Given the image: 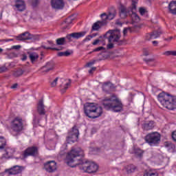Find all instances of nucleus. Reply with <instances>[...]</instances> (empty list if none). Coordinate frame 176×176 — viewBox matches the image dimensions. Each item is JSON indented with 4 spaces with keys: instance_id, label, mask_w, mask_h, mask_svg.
Masks as SVG:
<instances>
[{
    "instance_id": "nucleus-34",
    "label": "nucleus",
    "mask_w": 176,
    "mask_h": 176,
    "mask_svg": "<svg viewBox=\"0 0 176 176\" xmlns=\"http://www.w3.org/2000/svg\"><path fill=\"white\" fill-rule=\"evenodd\" d=\"M56 45L58 46H61L65 45V37H62L56 39Z\"/></svg>"
},
{
    "instance_id": "nucleus-13",
    "label": "nucleus",
    "mask_w": 176,
    "mask_h": 176,
    "mask_svg": "<svg viewBox=\"0 0 176 176\" xmlns=\"http://www.w3.org/2000/svg\"><path fill=\"white\" fill-rule=\"evenodd\" d=\"M44 168L47 173H54L57 170V163L54 161H48L44 164Z\"/></svg>"
},
{
    "instance_id": "nucleus-63",
    "label": "nucleus",
    "mask_w": 176,
    "mask_h": 176,
    "mask_svg": "<svg viewBox=\"0 0 176 176\" xmlns=\"http://www.w3.org/2000/svg\"><path fill=\"white\" fill-rule=\"evenodd\" d=\"M92 36V38H94V36H97V34H93L92 35H91Z\"/></svg>"
},
{
    "instance_id": "nucleus-33",
    "label": "nucleus",
    "mask_w": 176,
    "mask_h": 176,
    "mask_svg": "<svg viewBox=\"0 0 176 176\" xmlns=\"http://www.w3.org/2000/svg\"><path fill=\"white\" fill-rule=\"evenodd\" d=\"M100 17L102 19V21H99L100 23H105V25H107V24H108V14H107V13H103L102 14H100Z\"/></svg>"
},
{
    "instance_id": "nucleus-39",
    "label": "nucleus",
    "mask_w": 176,
    "mask_h": 176,
    "mask_svg": "<svg viewBox=\"0 0 176 176\" xmlns=\"http://www.w3.org/2000/svg\"><path fill=\"white\" fill-rule=\"evenodd\" d=\"M67 151V144H63L60 150V155H64V153H65V151Z\"/></svg>"
},
{
    "instance_id": "nucleus-48",
    "label": "nucleus",
    "mask_w": 176,
    "mask_h": 176,
    "mask_svg": "<svg viewBox=\"0 0 176 176\" xmlns=\"http://www.w3.org/2000/svg\"><path fill=\"white\" fill-rule=\"evenodd\" d=\"M107 49H109V50L113 49V47H114L113 42H111V43H109V44H107Z\"/></svg>"
},
{
    "instance_id": "nucleus-5",
    "label": "nucleus",
    "mask_w": 176,
    "mask_h": 176,
    "mask_svg": "<svg viewBox=\"0 0 176 176\" xmlns=\"http://www.w3.org/2000/svg\"><path fill=\"white\" fill-rule=\"evenodd\" d=\"M104 38H106V39L108 40V42H113V43H116L118 46L124 45V40H120V38H122V34L119 29L108 30L104 35Z\"/></svg>"
},
{
    "instance_id": "nucleus-53",
    "label": "nucleus",
    "mask_w": 176,
    "mask_h": 176,
    "mask_svg": "<svg viewBox=\"0 0 176 176\" xmlns=\"http://www.w3.org/2000/svg\"><path fill=\"white\" fill-rule=\"evenodd\" d=\"M97 67H91V69L89 70V74H93L94 71H96Z\"/></svg>"
},
{
    "instance_id": "nucleus-10",
    "label": "nucleus",
    "mask_w": 176,
    "mask_h": 176,
    "mask_svg": "<svg viewBox=\"0 0 176 176\" xmlns=\"http://www.w3.org/2000/svg\"><path fill=\"white\" fill-rule=\"evenodd\" d=\"M11 129L15 133H21L24 130V124H23V119L19 117L15 118L11 121Z\"/></svg>"
},
{
    "instance_id": "nucleus-22",
    "label": "nucleus",
    "mask_w": 176,
    "mask_h": 176,
    "mask_svg": "<svg viewBox=\"0 0 176 176\" xmlns=\"http://www.w3.org/2000/svg\"><path fill=\"white\" fill-rule=\"evenodd\" d=\"M169 13L176 16V1H171L168 6Z\"/></svg>"
},
{
    "instance_id": "nucleus-29",
    "label": "nucleus",
    "mask_w": 176,
    "mask_h": 176,
    "mask_svg": "<svg viewBox=\"0 0 176 176\" xmlns=\"http://www.w3.org/2000/svg\"><path fill=\"white\" fill-rule=\"evenodd\" d=\"M136 169H137V167L133 164H129L125 166V170L127 174H131V173H134V171H135Z\"/></svg>"
},
{
    "instance_id": "nucleus-54",
    "label": "nucleus",
    "mask_w": 176,
    "mask_h": 176,
    "mask_svg": "<svg viewBox=\"0 0 176 176\" xmlns=\"http://www.w3.org/2000/svg\"><path fill=\"white\" fill-rule=\"evenodd\" d=\"M129 29H127V28H124L123 30V35L124 36H126V35L127 34V31Z\"/></svg>"
},
{
    "instance_id": "nucleus-14",
    "label": "nucleus",
    "mask_w": 176,
    "mask_h": 176,
    "mask_svg": "<svg viewBox=\"0 0 176 176\" xmlns=\"http://www.w3.org/2000/svg\"><path fill=\"white\" fill-rule=\"evenodd\" d=\"M86 31H82L80 32H73L69 34H67L65 37V39H68L69 42H72V38L74 39H79L80 38H83L86 35Z\"/></svg>"
},
{
    "instance_id": "nucleus-20",
    "label": "nucleus",
    "mask_w": 176,
    "mask_h": 176,
    "mask_svg": "<svg viewBox=\"0 0 176 176\" xmlns=\"http://www.w3.org/2000/svg\"><path fill=\"white\" fill-rule=\"evenodd\" d=\"M31 34L28 32H25L21 34H19L15 37L16 41H30Z\"/></svg>"
},
{
    "instance_id": "nucleus-64",
    "label": "nucleus",
    "mask_w": 176,
    "mask_h": 176,
    "mask_svg": "<svg viewBox=\"0 0 176 176\" xmlns=\"http://www.w3.org/2000/svg\"><path fill=\"white\" fill-rule=\"evenodd\" d=\"M2 52H3V49L0 48V54L2 53Z\"/></svg>"
},
{
    "instance_id": "nucleus-62",
    "label": "nucleus",
    "mask_w": 176,
    "mask_h": 176,
    "mask_svg": "<svg viewBox=\"0 0 176 176\" xmlns=\"http://www.w3.org/2000/svg\"><path fill=\"white\" fill-rule=\"evenodd\" d=\"M144 56H149V53H148V52H145L144 53Z\"/></svg>"
},
{
    "instance_id": "nucleus-46",
    "label": "nucleus",
    "mask_w": 176,
    "mask_h": 176,
    "mask_svg": "<svg viewBox=\"0 0 176 176\" xmlns=\"http://www.w3.org/2000/svg\"><path fill=\"white\" fill-rule=\"evenodd\" d=\"M139 12H140L141 16H144V14H145V12H146V10H145V8H140L139 9Z\"/></svg>"
},
{
    "instance_id": "nucleus-15",
    "label": "nucleus",
    "mask_w": 176,
    "mask_h": 176,
    "mask_svg": "<svg viewBox=\"0 0 176 176\" xmlns=\"http://www.w3.org/2000/svg\"><path fill=\"white\" fill-rule=\"evenodd\" d=\"M156 127V122L154 120L146 121L142 124L143 131H151Z\"/></svg>"
},
{
    "instance_id": "nucleus-17",
    "label": "nucleus",
    "mask_w": 176,
    "mask_h": 176,
    "mask_svg": "<svg viewBox=\"0 0 176 176\" xmlns=\"http://www.w3.org/2000/svg\"><path fill=\"white\" fill-rule=\"evenodd\" d=\"M14 8H16L18 12H24L25 9V1L24 0H15Z\"/></svg>"
},
{
    "instance_id": "nucleus-1",
    "label": "nucleus",
    "mask_w": 176,
    "mask_h": 176,
    "mask_svg": "<svg viewBox=\"0 0 176 176\" xmlns=\"http://www.w3.org/2000/svg\"><path fill=\"white\" fill-rule=\"evenodd\" d=\"M83 156H85V155L81 148H72L66 157L67 164L72 168L78 166L80 170H82L84 173H87L88 174L97 173L98 165L94 162L83 161Z\"/></svg>"
},
{
    "instance_id": "nucleus-42",
    "label": "nucleus",
    "mask_w": 176,
    "mask_h": 176,
    "mask_svg": "<svg viewBox=\"0 0 176 176\" xmlns=\"http://www.w3.org/2000/svg\"><path fill=\"white\" fill-rule=\"evenodd\" d=\"M6 156H8V157H10V156H12V155H13V153H12V149L8 148L6 151Z\"/></svg>"
},
{
    "instance_id": "nucleus-49",
    "label": "nucleus",
    "mask_w": 176,
    "mask_h": 176,
    "mask_svg": "<svg viewBox=\"0 0 176 176\" xmlns=\"http://www.w3.org/2000/svg\"><path fill=\"white\" fill-rule=\"evenodd\" d=\"M94 64H96V60L87 63L86 67H91V65H94Z\"/></svg>"
},
{
    "instance_id": "nucleus-45",
    "label": "nucleus",
    "mask_w": 176,
    "mask_h": 176,
    "mask_svg": "<svg viewBox=\"0 0 176 176\" xmlns=\"http://www.w3.org/2000/svg\"><path fill=\"white\" fill-rule=\"evenodd\" d=\"M39 1L38 0H32V5L34 8H36L38 6Z\"/></svg>"
},
{
    "instance_id": "nucleus-7",
    "label": "nucleus",
    "mask_w": 176,
    "mask_h": 176,
    "mask_svg": "<svg viewBox=\"0 0 176 176\" xmlns=\"http://www.w3.org/2000/svg\"><path fill=\"white\" fill-rule=\"evenodd\" d=\"M137 2L135 1L132 0V5L131 7L127 8L126 6L121 5L120 8V16L122 19H126L127 16L129 14H133L135 16V19L138 20L140 19V16L135 14V10H137Z\"/></svg>"
},
{
    "instance_id": "nucleus-58",
    "label": "nucleus",
    "mask_w": 176,
    "mask_h": 176,
    "mask_svg": "<svg viewBox=\"0 0 176 176\" xmlns=\"http://www.w3.org/2000/svg\"><path fill=\"white\" fill-rule=\"evenodd\" d=\"M18 86L19 85L17 83H15L11 87V89H17Z\"/></svg>"
},
{
    "instance_id": "nucleus-27",
    "label": "nucleus",
    "mask_w": 176,
    "mask_h": 176,
    "mask_svg": "<svg viewBox=\"0 0 176 176\" xmlns=\"http://www.w3.org/2000/svg\"><path fill=\"white\" fill-rule=\"evenodd\" d=\"M162 34L161 31H153L150 33V34L148 35L150 38L152 39H157V38H160V35Z\"/></svg>"
},
{
    "instance_id": "nucleus-23",
    "label": "nucleus",
    "mask_w": 176,
    "mask_h": 176,
    "mask_svg": "<svg viewBox=\"0 0 176 176\" xmlns=\"http://www.w3.org/2000/svg\"><path fill=\"white\" fill-rule=\"evenodd\" d=\"M72 21H74V19H72V16L67 17L63 23V30H69L71 28L69 25L72 24Z\"/></svg>"
},
{
    "instance_id": "nucleus-40",
    "label": "nucleus",
    "mask_w": 176,
    "mask_h": 176,
    "mask_svg": "<svg viewBox=\"0 0 176 176\" xmlns=\"http://www.w3.org/2000/svg\"><path fill=\"white\" fill-rule=\"evenodd\" d=\"M70 85H71V82L66 83L64 88L61 89L62 93H65V91L68 89V87Z\"/></svg>"
},
{
    "instance_id": "nucleus-36",
    "label": "nucleus",
    "mask_w": 176,
    "mask_h": 176,
    "mask_svg": "<svg viewBox=\"0 0 176 176\" xmlns=\"http://www.w3.org/2000/svg\"><path fill=\"white\" fill-rule=\"evenodd\" d=\"M41 47L43 49H45L46 50H56L58 52V50H60V49L58 48H56V47H46L45 45H41Z\"/></svg>"
},
{
    "instance_id": "nucleus-32",
    "label": "nucleus",
    "mask_w": 176,
    "mask_h": 176,
    "mask_svg": "<svg viewBox=\"0 0 176 176\" xmlns=\"http://www.w3.org/2000/svg\"><path fill=\"white\" fill-rule=\"evenodd\" d=\"M72 53V52L67 50L66 52H58L57 56H58V57H68V56H71Z\"/></svg>"
},
{
    "instance_id": "nucleus-43",
    "label": "nucleus",
    "mask_w": 176,
    "mask_h": 176,
    "mask_svg": "<svg viewBox=\"0 0 176 176\" xmlns=\"http://www.w3.org/2000/svg\"><path fill=\"white\" fill-rule=\"evenodd\" d=\"M101 50H105V47H98L97 48H95L93 52H101Z\"/></svg>"
},
{
    "instance_id": "nucleus-9",
    "label": "nucleus",
    "mask_w": 176,
    "mask_h": 176,
    "mask_svg": "<svg viewBox=\"0 0 176 176\" xmlns=\"http://www.w3.org/2000/svg\"><path fill=\"white\" fill-rule=\"evenodd\" d=\"M32 156V157H38L39 156V148L36 146H32L28 147L22 153V157L27 159V157Z\"/></svg>"
},
{
    "instance_id": "nucleus-4",
    "label": "nucleus",
    "mask_w": 176,
    "mask_h": 176,
    "mask_svg": "<svg viewBox=\"0 0 176 176\" xmlns=\"http://www.w3.org/2000/svg\"><path fill=\"white\" fill-rule=\"evenodd\" d=\"M84 113L90 119H97L102 115V107H98L94 103H87L84 105Z\"/></svg>"
},
{
    "instance_id": "nucleus-47",
    "label": "nucleus",
    "mask_w": 176,
    "mask_h": 176,
    "mask_svg": "<svg viewBox=\"0 0 176 176\" xmlns=\"http://www.w3.org/2000/svg\"><path fill=\"white\" fill-rule=\"evenodd\" d=\"M91 38H93L91 35H88L85 37V38L82 41V42H89V41L91 40Z\"/></svg>"
},
{
    "instance_id": "nucleus-30",
    "label": "nucleus",
    "mask_w": 176,
    "mask_h": 176,
    "mask_svg": "<svg viewBox=\"0 0 176 176\" xmlns=\"http://www.w3.org/2000/svg\"><path fill=\"white\" fill-rule=\"evenodd\" d=\"M29 58L31 61V63H32V64H34V63L38 60V58H39V55H38L36 53H30L29 55Z\"/></svg>"
},
{
    "instance_id": "nucleus-55",
    "label": "nucleus",
    "mask_w": 176,
    "mask_h": 176,
    "mask_svg": "<svg viewBox=\"0 0 176 176\" xmlns=\"http://www.w3.org/2000/svg\"><path fill=\"white\" fill-rule=\"evenodd\" d=\"M148 35H151V33H148L146 35V41H151V39H153V38H151Z\"/></svg>"
},
{
    "instance_id": "nucleus-52",
    "label": "nucleus",
    "mask_w": 176,
    "mask_h": 176,
    "mask_svg": "<svg viewBox=\"0 0 176 176\" xmlns=\"http://www.w3.org/2000/svg\"><path fill=\"white\" fill-rule=\"evenodd\" d=\"M12 49H14L15 50H19V49H21V45H14L12 46Z\"/></svg>"
},
{
    "instance_id": "nucleus-60",
    "label": "nucleus",
    "mask_w": 176,
    "mask_h": 176,
    "mask_svg": "<svg viewBox=\"0 0 176 176\" xmlns=\"http://www.w3.org/2000/svg\"><path fill=\"white\" fill-rule=\"evenodd\" d=\"M173 39V36H170L168 38H164V41H166L167 42H170Z\"/></svg>"
},
{
    "instance_id": "nucleus-61",
    "label": "nucleus",
    "mask_w": 176,
    "mask_h": 176,
    "mask_svg": "<svg viewBox=\"0 0 176 176\" xmlns=\"http://www.w3.org/2000/svg\"><path fill=\"white\" fill-rule=\"evenodd\" d=\"M34 120H38V122H39V120H41L38 119V118L36 117V116H34Z\"/></svg>"
},
{
    "instance_id": "nucleus-19",
    "label": "nucleus",
    "mask_w": 176,
    "mask_h": 176,
    "mask_svg": "<svg viewBox=\"0 0 176 176\" xmlns=\"http://www.w3.org/2000/svg\"><path fill=\"white\" fill-rule=\"evenodd\" d=\"M53 69H54V63L53 62H47L45 65L41 69V72H45L46 74L50 72V71H53Z\"/></svg>"
},
{
    "instance_id": "nucleus-26",
    "label": "nucleus",
    "mask_w": 176,
    "mask_h": 176,
    "mask_svg": "<svg viewBox=\"0 0 176 176\" xmlns=\"http://www.w3.org/2000/svg\"><path fill=\"white\" fill-rule=\"evenodd\" d=\"M112 86H113V85H112L110 82H104L102 85V89L103 91H105L106 93H109V91H111V89H112Z\"/></svg>"
},
{
    "instance_id": "nucleus-31",
    "label": "nucleus",
    "mask_w": 176,
    "mask_h": 176,
    "mask_svg": "<svg viewBox=\"0 0 176 176\" xmlns=\"http://www.w3.org/2000/svg\"><path fill=\"white\" fill-rule=\"evenodd\" d=\"M116 16V10L115 9H113L111 12H109L107 14V19L109 20H113L115 19V16Z\"/></svg>"
},
{
    "instance_id": "nucleus-6",
    "label": "nucleus",
    "mask_w": 176,
    "mask_h": 176,
    "mask_svg": "<svg viewBox=\"0 0 176 176\" xmlns=\"http://www.w3.org/2000/svg\"><path fill=\"white\" fill-rule=\"evenodd\" d=\"M137 2L135 1L132 0V5L131 7L127 8L126 6L121 5L120 8V16L122 19H126L127 16L129 14H133L135 16V19L138 20L140 19V16L135 14V10H137Z\"/></svg>"
},
{
    "instance_id": "nucleus-8",
    "label": "nucleus",
    "mask_w": 176,
    "mask_h": 176,
    "mask_svg": "<svg viewBox=\"0 0 176 176\" xmlns=\"http://www.w3.org/2000/svg\"><path fill=\"white\" fill-rule=\"evenodd\" d=\"M162 140V135L159 132H151L148 133L144 137V141L150 146H158Z\"/></svg>"
},
{
    "instance_id": "nucleus-3",
    "label": "nucleus",
    "mask_w": 176,
    "mask_h": 176,
    "mask_svg": "<svg viewBox=\"0 0 176 176\" xmlns=\"http://www.w3.org/2000/svg\"><path fill=\"white\" fill-rule=\"evenodd\" d=\"M158 101L167 109L174 111L176 109V96H173L168 94L162 92L159 94Z\"/></svg>"
},
{
    "instance_id": "nucleus-38",
    "label": "nucleus",
    "mask_w": 176,
    "mask_h": 176,
    "mask_svg": "<svg viewBox=\"0 0 176 176\" xmlns=\"http://www.w3.org/2000/svg\"><path fill=\"white\" fill-rule=\"evenodd\" d=\"M30 39H32L33 41H39L41 39L39 35L38 34H30Z\"/></svg>"
},
{
    "instance_id": "nucleus-18",
    "label": "nucleus",
    "mask_w": 176,
    "mask_h": 176,
    "mask_svg": "<svg viewBox=\"0 0 176 176\" xmlns=\"http://www.w3.org/2000/svg\"><path fill=\"white\" fill-rule=\"evenodd\" d=\"M37 112L40 116H45L46 115V110H45V104H43V100H40L37 104Z\"/></svg>"
},
{
    "instance_id": "nucleus-51",
    "label": "nucleus",
    "mask_w": 176,
    "mask_h": 176,
    "mask_svg": "<svg viewBox=\"0 0 176 176\" xmlns=\"http://www.w3.org/2000/svg\"><path fill=\"white\" fill-rule=\"evenodd\" d=\"M21 60L22 61H25V60H27V55H26V54H23V55L21 56Z\"/></svg>"
},
{
    "instance_id": "nucleus-57",
    "label": "nucleus",
    "mask_w": 176,
    "mask_h": 176,
    "mask_svg": "<svg viewBox=\"0 0 176 176\" xmlns=\"http://www.w3.org/2000/svg\"><path fill=\"white\" fill-rule=\"evenodd\" d=\"M47 43H49V45L52 46V47H53V46H55V44L54 43H53V41H48Z\"/></svg>"
},
{
    "instance_id": "nucleus-12",
    "label": "nucleus",
    "mask_w": 176,
    "mask_h": 176,
    "mask_svg": "<svg viewBox=\"0 0 176 176\" xmlns=\"http://www.w3.org/2000/svg\"><path fill=\"white\" fill-rule=\"evenodd\" d=\"M24 170V167L19 165H15L9 169H6L5 173H8V175H17L21 174Z\"/></svg>"
},
{
    "instance_id": "nucleus-25",
    "label": "nucleus",
    "mask_w": 176,
    "mask_h": 176,
    "mask_svg": "<svg viewBox=\"0 0 176 176\" xmlns=\"http://www.w3.org/2000/svg\"><path fill=\"white\" fill-rule=\"evenodd\" d=\"M24 72H25V70H23L21 68H19L12 72V76L14 78H20V76H23V75L24 74Z\"/></svg>"
},
{
    "instance_id": "nucleus-41",
    "label": "nucleus",
    "mask_w": 176,
    "mask_h": 176,
    "mask_svg": "<svg viewBox=\"0 0 176 176\" xmlns=\"http://www.w3.org/2000/svg\"><path fill=\"white\" fill-rule=\"evenodd\" d=\"M58 77H57V78H56L53 80V82H51V86H52V87H56V86H57V82H58Z\"/></svg>"
},
{
    "instance_id": "nucleus-56",
    "label": "nucleus",
    "mask_w": 176,
    "mask_h": 176,
    "mask_svg": "<svg viewBox=\"0 0 176 176\" xmlns=\"http://www.w3.org/2000/svg\"><path fill=\"white\" fill-rule=\"evenodd\" d=\"M152 43L153 45V46H157V45H159V41H152Z\"/></svg>"
},
{
    "instance_id": "nucleus-28",
    "label": "nucleus",
    "mask_w": 176,
    "mask_h": 176,
    "mask_svg": "<svg viewBox=\"0 0 176 176\" xmlns=\"http://www.w3.org/2000/svg\"><path fill=\"white\" fill-rule=\"evenodd\" d=\"M6 148V139L3 136H0V152Z\"/></svg>"
},
{
    "instance_id": "nucleus-44",
    "label": "nucleus",
    "mask_w": 176,
    "mask_h": 176,
    "mask_svg": "<svg viewBox=\"0 0 176 176\" xmlns=\"http://www.w3.org/2000/svg\"><path fill=\"white\" fill-rule=\"evenodd\" d=\"M8 67H6V66H2L0 67V73L2 74V72H6V71H8Z\"/></svg>"
},
{
    "instance_id": "nucleus-11",
    "label": "nucleus",
    "mask_w": 176,
    "mask_h": 176,
    "mask_svg": "<svg viewBox=\"0 0 176 176\" xmlns=\"http://www.w3.org/2000/svg\"><path fill=\"white\" fill-rule=\"evenodd\" d=\"M79 138V129L78 126H74L72 127V131L68 133V135L66 138L67 142L71 144V142H76Z\"/></svg>"
},
{
    "instance_id": "nucleus-2",
    "label": "nucleus",
    "mask_w": 176,
    "mask_h": 176,
    "mask_svg": "<svg viewBox=\"0 0 176 176\" xmlns=\"http://www.w3.org/2000/svg\"><path fill=\"white\" fill-rule=\"evenodd\" d=\"M102 105L106 111H112L113 112H122L123 111V103L115 94H113L109 98H104L102 100Z\"/></svg>"
},
{
    "instance_id": "nucleus-35",
    "label": "nucleus",
    "mask_w": 176,
    "mask_h": 176,
    "mask_svg": "<svg viewBox=\"0 0 176 176\" xmlns=\"http://www.w3.org/2000/svg\"><path fill=\"white\" fill-rule=\"evenodd\" d=\"M164 56H176V51H166L163 53Z\"/></svg>"
},
{
    "instance_id": "nucleus-21",
    "label": "nucleus",
    "mask_w": 176,
    "mask_h": 176,
    "mask_svg": "<svg viewBox=\"0 0 176 176\" xmlns=\"http://www.w3.org/2000/svg\"><path fill=\"white\" fill-rule=\"evenodd\" d=\"M104 26H105V22L98 21L93 24L91 32H93L94 31H100V28H102Z\"/></svg>"
},
{
    "instance_id": "nucleus-50",
    "label": "nucleus",
    "mask_w": 176,
    "mask_h": 176,
    "mask_svg": "<svg viewBox=\"0 0 176 176\" xmlns=\"http://www.w3.org/2000/svg\"><path fill=\"white\" fill-rule=\"evenodd\" d=\"M100 42H101V40H100V39H96V40L92 43V45H94V46H96V45H98V43H100Z\"/></svg>"
},
{
    "instance_id": "nucleus-16",
    "label": "nucleus",
    "mask_w": 176,
    "mask_h": 176,
    "mask_svg": "<svg viewBox=\"0 0 176 176\" xmlns=\"http://www.w3.org/2000/svg\"><path fill=\"white\" fill-rule=\"evenodd\" d=\"M51 6L52 9L61 10L64 9V1L63 0H51Z\"/></svg>"
},
{
    "instance_id": "nucleus-59",
    "label": "nucleus",
    "mask_w": 176,
    "mask_h": 176,
    "mask_svg": "<svg viewBox=\"0 0 176 176\" xmlns=\"http://www.w3.org/2000/svg\"><path fill=\"white\" fill-rule=\"evenodd\" d=\"M144 61H146V63H151L152 61H153V59L152 58H150V59H144Z\"/></svg>"
},
{
    "instance_id": "nucleus-24",
    "label": "nucleus",
    "mask_w": 176,
    "mask_h": 176,
    "mask_svg": "<svg viewBox=\"0 0 176 176\" xmlns=\"http://www.w3.org/2000/svg\"><path fill=\"white\" fill-rule=\"evenodd\" d=\"M133 152H130V153H134L135 157H139L140 159H141V157L144 156V151H142L141 148L133 147Z\"/></svg>"
},
{
    "instance_id": "nucleus-37",
    "label": "nucleus",
    "mask_w": 176,
    "mask_h": 176,
    "mask_svg": "<svg viewBox=\"0 0 176 176\" xmlns=\"http://www.w3.org/2000/svg\"><path fill=\"white\" fill-rule=\"evenodd\" d=\"M144 176H159V174L157 172H145Z\"/></svg>"
}]
</instances>
